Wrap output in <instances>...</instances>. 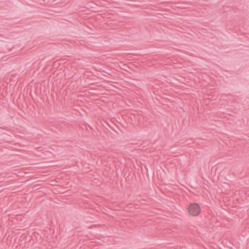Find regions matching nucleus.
I'll return each mask as SVG.
<instances>
[{"instance_id":"obj_1","label":"nucleus","mask_w":249,"mask_h":249,"mask_svg":"<svg viewBox=\"0 0 249 249\" xmlns=\"http://www.w3.org/2000/svg\"><path fill=\"white\" fill-rule=\"evenodd\" d=\"M189 214L193 216H196L201 212V208L197 203H191L188 208Z\"/></svg>"},{"instance_id":"obj_2","label":"nucleus","mask_w":249,"mask_h":249,"mask_svg":"<svg viewBox=\"0 0 249 249\" xmlns=\"http://www.w3.org/2000/svg\"><path fill=\"white\" fill-rule=\"evenodd\" d=\"M211 99V98L206 99L205 100V102L206 104H209V101H210Z\"/></svg>"},{"instance_id":"obj_3","label":"nucleus","mask_w":249,"mask_h":249,"mask_svg":"<svg viewBox=\"0 0 249 249\" xmlns=\"http://www.w3.org/2000/svg\"><path fill=\"white\" fill-rule=\"evenodd\" d=\"M0 129H5V130H7L6 127H0Z\"/></svg>"}]
</instances>
